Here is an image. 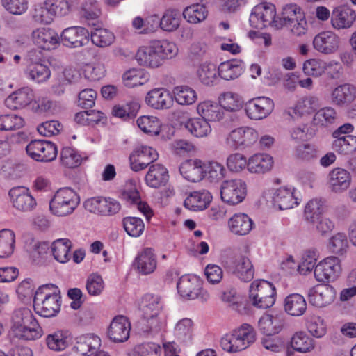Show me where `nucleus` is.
I'll list each match as a JSON object with an SVG mask.
<instances>
[{
    "instance_id": "6e6d98bb",
    "label": "nucleus",
    "mask_w": 356,
    "mask_h": 356,
    "mask_svg": "<svg viewBox=\"0 0 356 356\" xmlns=\"http://www.w3.org/2000/svg\"><path fill=\"white\" fill-rule=\"evenodd\" d=\"M219 103L227 111H236L242 108L243 102L238 95L227 92L220 96Z\"/></svg>"
},
{
    "instance_id": "13d9d810",
    "label": "nucleus",
    "mask_w": 356,
    "mask_h": 356,
    "mask_svg": "<svg viewBox=\"0 0 356 356\" xmlns=\"http://www.w3.org/2000/svg\"><path fill=\"white\" fill-rule=\"evenodd\" d=\"M123 80L126 86L134 88L144 84L148 80V76L141 70L132 69L124 74Z\"/></svg>"
},
{
    "instance_id": "7ed1b4c3",
    "label": "nucleus",
    "mask_w": 356,
    "mask_h": 356,
    "mask_svg": "<svg viewBox=\"0 0 356 356\" xmlns=\"http://www.w3.org/2000/svg\"><path fill=\"white\" fill-rule=\"evenodd\" d=\"M80 200L76 193L71 188L58 189L49 202L51 213L57 216H66L74 212Z\"/></svg>"
},
{
    "instance_id": "dca6fc26",
    "label": "nucleus",
    "mask_w": 356,
    "mask_h": 356,
    "mask_svg": "<svg viewBox=\"0 0 356 356\" xmlns=\"http://www.w3.org/2000/svg\"><path fill=\"white\" fill-rule=\"evenodd\" d=\"M275 5L270 3H262L256 6L250 15V22L252 24L259 22L262 26L271 25L275 27L278 19H276Z\"/></svg>"
},
{
    "instance_id": "58836bf2",
    "label": "nucleus",
    "mask_w": 356,
    "mask_h": 356,
    "mask_svg": "<svg viewBox=\"0 0 356 356\" xmlns=\"http://www.w3.org/2000/svg\"><path fill=\"white\" fill-rule=\"evenodd\" d=\"M193 323L191 319L184 318L179 321L174 327L172 334L179 343H185L193 338Z\"/></svg>"
},
{
    "instance_id": "bb28decb",
    "label": "nucleus",
    "mask_w": 356,
    "mask_h": 356,
    "mask_svg": "<svg viewBox=\"0 0 356 356\" xmlns=\"http://www.w3.org/2000/svg\"><path fill=\"white\" fill-rule=\"evenodd\" d=\"M230 231L239 236L248 234L253 227L252 219L245 213H236L228 222Z\"/></svg>"
},
{
    "instance_id": "774afa93",
    "label": "nucleus",
    "mask_w": 356,
    "mask_h": 356,
    "mask_svg": "<svg viewBox=\"0 0 356 356\" xmlns=\"http://www.w3.org/2000/svg\"><path fill=\"white\" fill-rule=\"evenodd\" d=\"M337 118L335 110L331 107H325L318 111L314 117V121L317 124L328 126L334 124Z\"/></svg>"
},
{
    "instance_id": "6e6552de",
    "label": "nucleus",
    "mask_w": 356,
    "mask_h": 356,
    "mask_svg": "<svg viewBox=\"0 0 356 356\" xmlns=\"http://www.w3.org/2000/svg\"><path fill=\"white\" fill-rule=\"evenodd\" d=\"M225 268L241 281L250 282L254 277V269L250 259L244 255H236L225 262Z\"/></svg>"
},
{
    "instance_id": "8fccbe9b",
    "label": "nucleus",
    "mask_w": 356,
    "mask_h": 356,
    "mask_svg": "<svg viewBox=\"0 0 356 356\" xmlns=\"http://www.w3.org/2000/svg\"><path fill=\"white\" fill-rule=\"evenodd\" d=\"M15 235L10 229L0 231V257L6 258L11 255L14 251Z\"/></svg>"
},
{
    "instance_id": "0eeeda50",
    "label": "nucleus",
    "mask_w": 356,
    "mask_h": 356,
    "mask_svg": "<svg viewBox=\"0 0 356 356\" xmlns=\"http://www.w3.org/2000/svg\"><path fill=\"white\" fill-rule=\"evenodd\" d=\"M28 155L33 159L40 162H49L57 156V147L51 142L34 140L31 141L26 147Z\"/></svg>"
},
{
    "instance_id": "052dcab7",
    "label": "nucleus",
    "mask_w": 356,
    "mask_h": 356,
    "mask_svg": "<svg viewBox=\"0 0 356 356\" xmlns=\"http://www.w3.org/2000/svg\"><path fill=\"white\" fill-rule=\"evenodd\" d=\"M115 36L111 31L105 29H96L91 32V41L97 47H104L111 45Z\"/></svg>"
},
{
    "instance_id": "cd10ccee",
    "label": "nucleus",
    "mask_w": 356,
    "mask_h": 356,
    "mask_svg": "<svg viewBox=\"0 0 356 356\" xmlns=\"http://www.w3.org/2000/svg\"><path fill=\"white\" fill-rule=\"evenodd\" d=\"M168 181V171L162 165L155 164L149 167L145 176V182L149 187L159 188L165 186Z\"/></svg>"
},
{
    "instance_id": "c03bdc74",
    "label": "nucleus",
    "mask_w": 356,
    "mask_h": 356,
    "mask_svg": "<svg viewBox=\"0 0 356 356\" xmlns=\"http://www.w3.org/2000/svg\"><path fill=\"white\" fill-rule=\"evenodd\" d=\"M122 198L130 202L137 204L138 209L143 213L147 220L152 216V210L149 205L140 200L138 191L136 189L124 190L122 193Z\"/></svg>"
},
{
    "instance_id": "a211bd4d",
    "label": "nucleus",
    "mask_w": 356,
    "mask_h": 356,
    "mask_svg": "<svg viewBox=\"0 0 356 356\" xmlns=\"http://www.w3.org/2000/svg\"><path fill=\"white\" fill-rule=\"evenodd\" d=\"M61 41L68 47H81L89 42V32L80 26L67 28L61 34Z\"/></svg>"
},
{
    "instance_id": "423d86ee",
    "label": "nucleus",
    "mask_w": 356,
    "mask_h": 356,
    "mask_svg": "<svg viewBox=\"0 0 356 356\" xmlns=\"http://www.w3.org/2000/svg\"><path fill=\"white\" fill-rule=\"evenodd\" d=\"M246 184L241 179L224 181L220 186L222 200L230 205L241 202L246 196Z\"/></svg>"
},
{
    "instance_id": "f3484780",
    "label": "nucleus",
    "mask_w": 356,
    "mask_h": 356,
    "mask_svg": "<svg viewBox=\"0 0 356 356\" xmlns=\"http://www.w3.org/2000/svg\"><path fill=\"white\" fill-rule=\"evenodd\" d=\"M336 296V291L329 284H318L309 292L310 304L317 307H323L332 303Z\"/></svg>"
},
{
    "instance_id": "680f3d73",
    "label": "nucleus",
    "mask_w": 356,
    "mask_h": 356,
    "mask_svg": "<svg viewBox=\"0 0 356 356\" xmlns=\"http://www.w3.org/2000/svg\"><path fill=\"white\" fill-rule=\"evenodd\" d=\"M330 250L335 254L343 255L348 248V241L346 234L339 232L330 239Z\"/></svg>"
},
{
    "instance_id": "b1692460",
    "label": "nucleus",
    "mask_w": 356,
    "mask_h": 356,
    "mask_svg": "<svg viewBox=\"0 0 356 356\" xmlns=\"http://www.w3.org/2000/svg\"><path fill=\"white\" fill-rule=\"evenodd\" d=\"M33 42L40 49L50 50L58 43V35L51 29H38L32 33Z\"/></svg>"
},
{
    "instance_id": "49530a36",
    "label": "nucleus",
    "mask_w": 356,
    "mask_h": 356,
    "mask_svg": "<svg viewBox=\"0 0 356 356\" xmlns=\"http://www.w3.org/2000/svg\"><path fill=\"white\" fill-rule=\"evenodd\" d=\"M72 248V243L69 239L61 238L56 240L51 245V252L54 259L60 263L69 261V252Z\"/></svg>"
},
{
    "instance_id": "aec40b11",
    "label": "nucleus",
    "mask_w": 356,
    "mask_h": 356,
    "mask_svg": "<svg viewBox=\"0 0 356 356\" xmlns=\"http://www.w3.org/2000/svg\"><path fill=\"white\" fill-rule=\"evenodd\" d=\"M339 42L340 39L332 31H323L314 37L313 45L318 51L325 54H330L338 49Z\"/></svg>"
},
{
    "instance_id": "4be33fe9",
    "label": "nucleus",
    "mask_w": 356,
    "mask_h": 356,
    "mask_svg": "<svg viewBox=\"0 0 356 356\" xmlns=\"http://www.w3.org/2000/svg\"><path fill=\"white\" fill-rule=\"evenodd\" d=\"M356 19L355 10L348 6L336 8L332 14L331 22L334 29H348Z\"/></svg>"
},
{
    "instance_id": "e433bc0d",
    "label": "nucleus",
    "mask_w": 356,
    "mask_h": 356,
    "mask_svg": "<svg viewBox=\"0 0 356 356\" xmlns=\"http://www.w3.org/2000/svg\"><path fill=\"white\" fill-rule=\"evenodd\" d=\"M146 103L155 109H165L171 104V97L166 91L154 89L149 92L145 97Z\"/></svg>"
},
{
    "instance_id": "2eb2a0df",
    "label": "nucleus",
    "mask_w": 356,
    "mask_h": 356,
    "mask_svg": "<svg viewBox=\"0 0 356 356\" xmlns=\"http://www.w3.org/2000/svg\"><path fill=\"white\" fill-rule=\"evenodd\" d=\"M273 100L266 97H258L245 104L247 115L252 120H259L266 118L273 110Z\"/></svg>"
},
{
    "instance_id": "c85d7f7f",
    "label": "nucleus",
    "mask_w": 356,
    "mask_h": 356,
    "mask_svg": "<svg viewBox=\"0 0 356 356\" xmlns=\"http://www.w3.org/2000/svg\"><path fill=\"white\" fill-rule=\"evenodd\" d=\"M351 176L343 168H334L329 174V183L332 191L341 192L347 189L350 184Z\"/></svg>"
},
{
    "instance_id": "f704fd0d",
    "label": "nucleus",
    "mask_w": 356,
    "mask_h": 356,
    "mask_svg": "<svg viewBox=\"0 0 356 356\" xmlns=\"http://www.w3.org/2000/svg\"><path fill=\"white\" fill-rule=\"evenodd\" d=\"M305 13L302 8L296 3H289L282 8V17L278 19L275 28L282 29L287 24L294 23V20L303 18Z\"/></svg>"
},
{
    "instance_id": "39448f33",
    "label": "nucleus",
    "mask_w": 356,
    "mask_h": 356,
    "mask_svg": "<svg viewBox=\"0 0 356 356\" xmlns=\"http://www.w3.org/2000/svg\"><path fill=\"white\" fill-rule=\"evenodd\" d=\"M61 296L60 293L42 294L40 292L33 298L35 311L42 316L52 317L56 316L60 310Z\"/></svg>"
},
{
    "instance_id": "6ab92c4d",
    "label": "nucleus",
    "mask_w": 356,
    "mask_h": 356,
    "mask_svg": "<svg viewBox=\"0 0 356 356\" xmlns=\"http://www.w3.org/2000/svg\"><path fill=\"white\" fill-rule=\"evenodd\" d=\"M131 324L128 318L122 315L115 316L110 324L108 335L115 343L127 341L129 337Z\"/></svg>"
},
{
    "instance_id": "bf43d9fd",
    "label": "nucleus",
    "mask_w": 356,
    "mask_h": 356,
    "mask_svg": "<svg viewBox=\"0 0 356 356\" xmlns=\"http://www.w3.org/2000/svg\"><path fill=\"white\" fill-rule=\"evenodd\" d=\"M225 168L218 162L212 161L207 164L204 163V177L210 181H218L225 176Z\"/></svg>"
},
{
    "instance_id": "de8ad7c7",
    "label": "nucleus",
    "mask_w": 356,
    "mask_h": 356,
    "mask_svg": "<svg viewBox=\"0 0 356 356\" xmlns=\"http://www.w3.org/2000/svg\"><path fill=\"white\" fill-rule=\"evenodd\" d=\"M184 18L189 23L197 24L204 20L207 15L206 7L200 3L186 7L183 13Z\"/></svg>"
},
{
    "instance_id": "3c124183",
    "label": "nucleus",
    "mask_w": 356,
    "mask_h": 356,
    "mask_svg": "<svg viewBox=\"0 0 356 356\" xmlns=\"http://www.w3.org/2000/svg\"><path fill=\"white\" fill-rule=\"evenodd\" d=\"M291 346L299 353H307L314 348V340L303 332H296L291 339Z\"/></svg>"
},
{
    "instance_id": "a18cd8bd",
    "label": "nucleus",
    "mask_w": 356,
    "mask_h": 356,
    "mask_svg": "<svg viewBox=\"0 0 356 356\" xmlns=\"http://www.w3.org/2000/svg\"><path fill=\"white\" fill-rule=\"evenodd\" d=\"M70 340V337L68 332L61 330L50 334L46 338L48 348L55 351L65 350L68 346Z\"/></svg>"
},
{
    "instance_id": "c756f323",
    "label": "nucleus",
    "mask_w": 356,
    "mask_h": 356,
    "mask_svg": "<svg viewBox=\"0 0 356 356\" xmlns=\"http://www.w3.org/2000/svg\"><path fill=\"white\" fill-rule=\"evenodd\" d=\"M211 199L212 196L208 191H194L186 198L184 202V205L189 210L195 211H202L208 207L211 201Z\"/></svg>"
},
{
    "instance_id": "37998d69",
    "label": "nucleus",
    "mask_w": 356,
    "mask_h": 356,
    "mask_svg": "<svg viewBox=\"0 0 356 356\" xmlns=\"http://www.w3.org/2000/svg\"><path fill=\"white\" fill-rule=\"evenodd\" d=\"M197 111L202 119L207 122L218 121L222 118L223 113L220 106L209 102H204L198 104Z\"/></svg>"
},
{
    "instance_id": "7c9ffc66",
    "label": "nucleus",
    "mask_w": 356,
    "mask_h": 356,
    "mask_svg": "<svg viewBox=\"0 0 356 356\" xmlns=\"http://www.w3.org/2000/svg\"><path fill=\"white\" fill-rule=\"evenodd\" d=\"M33 99L31 90L24 88L13 92L5 99L6 106L10 109H19L29 105Z\"/></svg>"
},
{
    "instance_id": "a878e982",
    "label": "nucleus",
    "mask_w": 356,
    "mask_h": 356,
    "mask_svg": "<svg viewBox=\"0 0 356 356\" xmlns=\"http://www.w3.org/2000/svg\"><path fill=\"white\" fill-rule=\"evenodd\" d=\"M259 330L267 336L279 333L284 325V318L282 315L265 314L259 321Z\"/></svg>"
},
{
    "instance_id": "f257e3e1",
    "label": "nucleus",
    "mask_w": 356,
    "mask_h": 356,
    "mask_svg": "<svg viewBox=\"0 0 356 356\" xmlns=\"http://www.w3.org/2000/svg\"><path fill=\"white\" fill-rule=\"evenodd\" d=\"M11 321V329L19 339L35 340L42 336L41 327L31 310L27 307L16 309L13 313Z\"/></svg>"
},
{
    "instance_id": "5701e85b",
    "label": "nucleus",
    "mask_w": 356,
    "mask_h": 356,
    "mask_svg": "<svg viewBox=\"0 0 356 356\" xmlns=\"http://www.w3.org/2000/svg\"><path fill=\"white\" fill-rule=\"evenodd\" d=\"M179 171L189 181L197 182L204 178V163L198 159L185 161L179 166Z\"/></svg>"
},
{
    "instance_id": "e2e57ef3",
    "label": "nucleus",
    "mask_w": 356,
    "mask_h": 356,
    "mask_svg": "<svg viewBox=\"0 0 356 356\" xmlns=\"http://www.w3.org/2000/svg\"><path fill=\"white\" fill-rule=\"evenodd\" d=\"M24 121L15 114L0 115V131H12L22 128Z\"/></svg>"
},
{
    "instance_id": "5fc2aeb1",
    "label": "nucleus",
    "mask_w": 356,
    "mask_h": 356,
    "mask_svg": "<svg viewBox=\"0 0 356 356\" xmlns=\"http://www.w3.org/2000/svg\"><path fill=\"white\" fill-rule=\"evenodd\" d=\"M323 212V202L321 199H313L305 208V220L311 223L318 221Z\"/></svg>"
},
{
    "instance_id": "4d7b16f0",
    "label": "nucleus",
    "mask_w": 356,
    "mask_h": 356,
    "mask_svg": "<svg viewBox=\"0 0 356 356\" xmlns=\"http://www.w3.org/2000/svg\"><path fill=\"white\" fill-rule=\"evenodd\" d=\"M197 74L201 82L206 86H213L218 79V68L212 63L202 65L197 71Z\"/></svg>"
},
{
    "instance_id": "ddd939ff",
    "label": "nucleus",
    "mask_w": 356,
    "mask_h": 356,
    "mask_svg": "<svg viewBox=\"0 0 356 356\" xmlns=\"http://www.w3.org/2000/svg\"><path fill=\"white\" fill-rule=\"evenodd\" d=\"M158 159V154L151 147L140 145L134 149L129 156L132 170L138 172L144 170Z\"/></svg>"
},
{
    "instance_id": "4468645a",
    "label": "nucleus",
    "mask_w": 356,
    "mask_h": 356,
    "mask_svg": "<svg viewBox=\"0 0 356 356\" xmlns=\"http://www.w3.org/2000/svg\"><path fill=\"white\" fill-rule=\"evenodd\" d=\"M84 207L91 213L111 216L120 210V203L111 198L92 197L84 202Z\"/></svg>"
},
{
    "instance_id": "338daca9",
    "label": "nucleus",
    "mask_w": 356,
    "mask_h": 356,
    "mask_svg": "<svg viewBox=\"0 0 356 356\" xmlns=\"http://www.w3.org/2000/svg\"><path fill=\"white\" fill-rule=\"evenodd\" d=\"M318 256V252L316 250L305 251L302 258V262L298 266L299 272L306 275L307 273L314 270Z\"/></svg>"
},
{
    "instance_id": "f8f14e48",
    "label": "nucleus",
    "mask_w": 356,
    "mask_h": 356,
    "mask_svg": "<svg viewBox=\"0 0 356 356\" xmlns=\"http://www.w3.org/2000/svg\"><path fill=\"white\" fill-rule=\"evenodd\" d=\"M8 195L14 208L21 212H29L36 207V201L29 189L24 186L13 187Z\"/></svg>"
},
{
    "instance_id": "a19ab883",
    "label": "nucleus",
    "mask_w": 356,
    "mask_h": 356,
    "mask_svg": "<svg viewBox=\"0 0 356 356\" xmlns=\"http://www.w3.org/2000/svg\"><path fill=\"white\" fill-rule=\"evenodd\" d=\"M181 22V11L177 8H170L164 12L159 20L160 27L165 31L177 30Z\"/></svg>"
},
{
    "instance_id": "9d476101",
    "label": "nucleus",
    "mask_w": 356,
    "mask_h": 356,
    "mask_svg": "<svg viewBox=\"0 0 356 356\" xmlns=\"http://www.w3.org/2000/svg\"><path fill=\"white\" fill-rule=\"evenodd\" d=\"M259 134L251 127H239L232 130L227 138V144L234 149H243L257 142Z\"/></svg>"
},
{
    "instance_id": "393cba45",
    "label": "nucleus",
    "mask_w": 356,
    "mask_h": 356,
    "mask_svg": "<svg viewBox=\"0 0 356 356\" xmlns=\"http://www.w3.org/2000/svg\"><path fill=\"white\" fill-rule=\"evenodd\" d=\"M136 59L140 65L152 68L157 67L162 64L161 58L154 44L152 46L139 48L136 54Z\"/></svg>"
},
{
    "instance_id": "2f4dec72",
    "label": "nucleus",
    "mask_w": 356,
    "mask_h": 356,
    "mask_svg": "<svg viewBox=\"0 0 356 356\" xmlns=\"http://www.w3.org/2000/svg\"><path fill=\"white\" fill-rule=\"evenodd\" d=\"M273 164V158L267 154H256L248 161V170L251 173H265L269 171Z\"/></svg>"
},
{
    "instance_id": "4c0bfd02",
    "label": "nucleus",
    "mask_w": 356,
    "mask_h": 356,
    "mask_svg": "<svg viewBox=\"0 0 356 356\" xmlns=\"http://www.w3.org/2000/svg\"><path fill=\"white\" fill-rule=\"evenodd\" d=\"M184 127L196 138L207 137L211 131L209 123L201 117L188 120L184 124Z\"/></svg>"
},
{
    "instance_id": "72a5a7b5",
    "label": "nucleus",
    "mask_w": 356,
    "mask_h": 356,
    "mask_svg": "<svg viewBox=\"0 0 356 356\" xmlns=\"http://www.w3.org/2000/svg\"><path fill=\"white\" fill-rule=\"evenodd\" d=\"M273 200L274 205L280 210L289 209L299 204L293 191L284 187L280 188L275 191Z\"/></svg>"
},
{
    "instance_id": "412c9836",
    "label": "nucleus",
    "mask_w": 356,
    "mask_h": 356,
    "mask_svg": "<svg viewBox=\"0 0 356 356\" xmlns=\"http://www.w3.org/2000/svg\"><path fill=\"white\" fill-rule=\"evenodd\" d=\"M179 294L189 299L197 298L202 289L201 280L195 275H183L177 284Z\"/></svg>"
},
{
    "instance_id": "69168bd1",
    "label": "nucleus",
    "mask_w": 356,
    "mask_h": 356,
    "mask_svg": "<svg viewBox=\"0 0 356 356\" xmlns=\"http://www.w3.org/2000/svg\"><path fill=\"white\" fill-rule=\"evenodd\" d=\"M123 226L127 233L133 237L140 236L144 231L143 221L136 217H127L123 220Z\"/></svg>"
},
{
    "instance_id": "1a4fd4ad",
    "label": "nucleus",
    "mask_w": 356,
    "mask_h": 356,
    "mask_svg": "<svg viewBox=\"0 0 356 356\" xmlns=\"http://www.w3.org/2000/svg\"><path fill=\"white\" fill-rule=\"evenodd\" d=\"M101 339L93 334L83 335L76 339L72 348L73 353L81 356H109L107 352L100 350Z\"/></svg>"
},
{
    "instance_id": "f03ea898",
    "label": "nucleus",
    "mask_w": 356,
    "mask_h": 356,
    "mask_svg": "<svg viewBox=\"0 0 356 356\" xmlns=\"http://www.w3.org/2000/svg\"><path fill=\"white\" fill-rule=\"evenodd\" d=\"M255 339L254 328L248 324H243L232 333L225 334L220 340V346L229 353H236L246 349Z\"/></svg>"
},
{
    "instance_id": "c9c22d12",
    "label": "nucleus",
    "mask_w": 356,
    "mask_h": 356,
    "mask_svg": "<svg viewBox=\"0 0 356 356\" xmlns=\"http://www.w3.org/2000/svg\"><path fill=\"white\" fill-rule=\"evenodd\" d=\"M284 309L289 315L302 316L307 309V302L304 297L298 293L288 296L284 300Z\"/></svg>"
},
{
    "instance_id": "473e14b6",
    "label": "nucleus",
    "mask_w": 356,
    "mask_h": 356,
    "mask_svg": "<svg viewBox=\"0 0 356 356\" xmlns=\"http://www.w3.org/2000/svg\"><path fill=\"white\" fill-rule=\"evenodd\" d=\"M134 265L144 275L153 273L156 267V257L151 248H146L136 258Z\"/></svg>"
},
{
    "instance_id": "864d4df0",
    "label": "nucleus",
    "mask_w": 356,
    "mask_h": 356,
    "mask_svg": "<svg viewBox=\"0 0 356 356\" xmlns=\"http://www.w3.org/2000/svg\"><path fill=\"white\" fill-rule=\"evenodd\" d=\"M137 124L144 132L150 135L158 136L161 131V122L154 116H142L138 118Z\"/></svg>"
},
{
    "instance_id": "ea45409f",
    "label": "nucleus",
    "mask_w": 356,
    "mask_h": 356,
    "mask_svg": "<svg viewBox=\"0 0 356 356\" xmlns=\"http://www.w3.org/2000/svg\"><path fill=\"white\" fill-rule=\"evenodd\" d=\"M356 88L349 84L337 87L332 92V102L337 105L350 103L354 100Z\"/></svg>"
},
{
    "instance_id": "79ce46f5",
    "label": "nucleus",
    "mask_w": 356,
    "mask_h": 356,
    "mask_svg": "<svg viewBox=\"0 0 356 356\" xmlns=\"http://www.w3.org/2000/svg\"><path fill=\"white\" fill-rule=\"evenodd\" d=\"M243 72V67L241 60L224 62L218 67V76L227 81L238 77Z\"/></svg>"
},
{
    "instance_id": "20e7f679",
    "label": "nucleus",
    "mask_w": 356,
    "mask_h": 356,
    "mask_svg": "<svg viewBox=\"0 0 356 356\" xmlns=\"http://www.w3.org/2000/svg\"><path fill=\"white\" fill-rule=\"evenodd\" d=\"M275 287L264 280H255L250 286V300L254 307L259 309L272 307L275 302Z\"/></svg>"
},
{
    "instance_id": "09e8293b",
    "label": "nucleus",
    "mask_w": 356,
    "mask_h": 356,
    "mask_svg": "<svg viewBox=\"0 0 356 356\" xmlns=\"http://www.w3.org/2000/svg\"><path fill=\"white\" fill-rule=\"evenodd\" d=\"M332 149L342 154H350L356 150V137L345 135L343 137L334 138Z\"/></svg>"
},
{
    "instance_id": "9b49d317",
    "label": "nucleus",
    "mask_w": 356,
    "mask_h": 356,
    "mask_svg": "<svg viewBox=\"0 0 356 356\" xmlns=\"http://www.w3.org/2000/svg\"><path fill=\"white\" fill-rule=\"evenodd\" d=\"M341 271L340 259L337 257H328L320 261L315 267L314 274L318 282L335 280Z\"/></svg>"
},
{
    "instance_id": "0e129e2a",
    "label": "nucleus",
    "mask_w": 356,
    "mask_h": 356,
    "mask_svg": "<svg viewBox=\"0 0 356 356\" xmlns=\"http://www.w3.org/2000/svg\"><path fill=\"white\" fill-rule=\"evenodd\" d=\"M319 99L315 96H306L300 99L295 108V111L300 115L309 114L314 112L319 107Z\"/></svg>"
},
{
    "instance_id": "603ef678",
    "label": "nucleus",
    "mask_w": 356,
    "mask_h": 356,
    "mask_svg": "<svg viewBox=\"0 0 356 356\" xmlns=\"http://www.w3.org/2000/svg\"><path fill=\"white\" fill-rule=\"evenodd\" d=\"M176 102L181 105H189L195 102L197 99L196 92L187 86H177L173 90Z\"/></svg>"
}]
</instances>
